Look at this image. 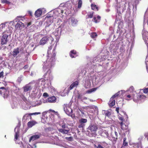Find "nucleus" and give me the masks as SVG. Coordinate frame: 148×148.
Segmentation results:
<instances>
[{"instance_id": "47", "label": "nucleus", "mask_w": 148, "mask_h": 148, "mask_svg": "<svg viewBox=\"0 0 148 148\" xmlns=\"http://www.w3.org/2000/svg\"><path fill=\"white\" fill-rule=\"evenodd\" d=\"M146 45H147V47L148 54L146 56V59H147V60H148V43H147V44H146Z\"/></svg>"}, {"instance_id": "17", "label": "nucleus", "mask_w": 148, "mask_h": 148, "mask_svg": "<svg viewBox=\"0 0 148 148\" xmlns=\"http://www.w3.org/2000/svg\"><path fill=\"white\" fill-rule=\"evenodd\" d=\"M36 123V122L35 121H30L28 123L27 126L29 127H31Z\"/></svg>"}, {"instance_id": "44", "label": "nucleus", "mask_w": 148, "mask_h": 148, "mask_svg": "<svg viewBox=\"0 0 148 148\" xmlns=\"http://www.w3.org/2000/svg\"><path fill=\"white\" fill-rule=\"evenodd\" d=\"M71 21L72 23H75V19L74 18H72L71 20Z\"/></svg>"}, {"instance_id": "48", "label": "nucleus", "mask_w": 148, "mask_h": 148, "mask_svg": "<svg viewBox=\"0 0 148 148\" xmlns=\"http://www.w3.org/2000/svg\"><path fill=\"white\" fill-rule=\"evenodd\" d=\"M65 138L67 140H71V139H72V137L71 136V137H66Z\"/></svg>"}, {"instance_id": "32", "label": "nucleus", "mask_w": 148, "mask_h": 148, "mask_svg": "<svg viewBox=\"0 0 148 148\" xmlns=\"http://www.w3.org/2000/svg\"><path fill=\"white\" fill-rule=\"evenodd\" d=\"M132 99L131 96L130 95H127L125 97V99L127 100H130Z\"/></svg>"}, {"instance_id": "54", "label": "nucleus", "mask_w": 148, "mask_h": 148, "mask_svg": "<svg viewBox=\"0 0 148 148\" xmlns=\"http://www.w3.org/2000/svg\"><path fill=\"white\" fill-rule=\"evenodd\" d=\"M70 56L72 58H74V56H73L72 54L70 53Z\"/></svg>"}, {"instance_id": "24", "label": "nucleus", "mask_w": 148, "mask_h": 148, "mask_svg": "<svg viewBox=\"0 0 148 148\" xmlns=\"http://www.w3.org/2000/svg\"><path fill=\"white\" fill-rule=\"evenodd\" d=\"M115 101L114 99L110 98V100L109 101V106H110L112 107L114 106L115 104Z\"/></svg>"}, {"instance_id": "31", "label": "nucleus", "mask_w": 148, "mask_h": 148, "mask_svg": "<svg viewBox=\"0 0 148 148\" xmlns=\"http://www.w3.org/2000/svg\"><path fill=\"white\" fill-rule=\"evenodd\" d=\"M97 36V34L95 32H92L91 33L90 36L92 38H95Z\"/></svg>"}, {"instance_id": "50", "label": "nucleus", "mask_w": 148, "mask_h": 148, "mask_svg": "<svg viewBox=\"0 0 148 148\" xmlns=\"http://www.w3.org/2000/svg\"><path fill=\"white\" fill-rule=\"evenodd\" d=\"M28 67H29V66H28V65H25V66H24V67L23 68H24V69H27V68H28Z\"/></svg>"}, {"instance_id": "36", "label": "nucleus", "mask_w": 148, "mask_h": 148, "mask_svg": "<svg viewBox=\"0 0 148 148\" xmlns=\"http://www.w3.org/2000/svg\"><path fill=\"white\" fill-rule=\"evenodd\" d=\"M19 135V132H16L15 133V139L16 140L18 139Z\"/></svg>"}, {"instance_id": "2", "label": "nucleus", "mask_w": 148, "mask_h": 148, "mask_svg": "<svg viewBox=\"0 0 148 148\" xmlns=\"http://www.w3.org/2000/svg\"><path fill=\"white\" fill-rule=\"evenodd\" d=\"M8 31L6 30L4 31L2 34V36L1 39V44L2 45H5L7 44L8 40Z\"/></svg>"}, {"instance_id": "57", "label": "nucleus", "mask_w": 148, "mask_h": 148, "mask_svg": "<svg viewBox=\"0 0 148 148\" xmlns=\"http://www.w3.org/2000/svg\"><path fill=\"white\" fill-rule=\"evenodd\" d=\"M50 110L51 111H52L53 112H55L54 110Z\"/></svg>"}, {"instance_id": "35", "label": "nucleus", "mask_w": 148, "mask_h": 148, "mask_svg": "<svg viewBox=\"0 0 148 148\" xmlns=\"http://www.w3.org/2000/svg\"><path fill=\"white\" fill-rule=\"evenodd\" d=\"M52 46H50L49 47L47 52V55L49 54L50 53H50V51L52 49Z\"/></svg>"}, {"instance_id": "39", "label": "nucleus", "mask_w": 148, "mask_h": 148, "mask_svg": "<svg viewBox=\"0 0 148 148\" xmlns=\"http://www.w3.org/2000/svg\"><path fill=\"white\" fill-rule=\"evenodd\" d=\"M2 3H9L10 2L7 0H2L1 1Z\"/></svg>"}, {"instance_id": "43", "label": "nucleus", "mask_w": 148, "mask_h": 148, "mask_svg": "<svg viewBox=\"0 0 148 148\" xmlns=\"http://www.w3.org/2000/svg\"><path fill=\"white\" fill-rule=\"evenodd\" d=\"M70 53L71 54L74 55H75L76 54V51L75 50H71V51Z\"/></svg>"}, {"instance_id": "22", "label": "nucleus", "mask_w": 148, "mask_h": 148, "mask_svg": "<svg viewBox=\"0 0 148 148\" xmlns=\"http://www.w3.org/2000/svg\"><path fill=\"white\" fill-rule=\"evenodd\" d=\"M138 97V95L137 94L134 95H133V100L135 102H137L139 100Z\"/></svg>"}, {"instance_id": "41", "label": "nucleus", "mask_w": 148, "mask_h": 148, "mask_svg": "<svg viewBox=\"0 0 148 148\" xmlns=\"http://www.w3.org/2000/svg\"><path fill=\"white\" fill-rule=\"evenodd\" d=\"M148 60H147V59H146V61H145V63L146 64V68L147 69V71L148 73Z\"/></svg>"}, {"instance_id": "14", "label": "nucleus", "mask_w": 148, "mask_h": 148, "mask_svg": "<svg viewBox=\"0 0 148 148\" xmlns=\"http://www.w3.org/2000/svg\"><path fill=\"white\" fill-rule=\"evenodd\" d=\"M56 100V98L55 97L52 96L48 97L47 99V101L49 103L55 102Z\"/></svg>"}, {"instance_id": "40", "label": "nucleus", "mask_w": 148, "mask_h": 148, "mask_svg": "<svg viewBox=\"0 0 148 148\" xmlns=\"http://www.w3.org/2000/svg\"><path fill=\"white\" fill-rule=\"evenodd\" d=\"M73 112H70V116L72 118H75V115L74 114H73Z\"/></svg>"}, {"instance_id": "49", "label": "nucleus", "mask_w": 148, "mask_h": 148, "mask_svg": "<svg viewBox=\"0 0 148 148\" xmlns=\"http://www.w3.org/2000/svg\"><path fill=\"white\" fill-rule=\"evenodd\" d=\"M97 148H104L101 145H99L97 147Z\"/></svg>"}, {"instance_id": "9", "label": "nucleus", "mask_w": 148, "mask_h": 148, "mask_svg": "<svg viewBox=\"0 0 148 148\" xmlns=\"http://www.w3.org/2000/svg\"><path fill=\"white\" fill-rule=\"evenodd\" d=\"M49 41V37L48 36H45L40 40L39 44L41 45H44Z\"/></svg>"}, {"instance_id": "7", "label": "nucleus", "mask_w": 148, "mask_h": 148, "mask_svg": "<svg viewBox=\"0 0 148 148\" xmlns=\"http://www.w3.org/2000/svg\"><path fill=\"white\" fill-rule=\"evenodd\" d=\"M8 92L7 90L4 87H2L0 88V94H3L4 98H7L8 96Z\"/></svg>"}, {"instance_id": "6", "label": "nucleus", "mask_w": 148, "mask_h": 148, "mask_svg": "<svg viewBox=\"0 0 148 148\" xmlns=\"http://www.w3.org/2000/svg\"><path fill=\"white\" fill-rule=\"evenodd\" d=\"M64 110L66 113L68 115H70V112H73V110L67 104H64L63 106Z\"/></svg>"}, {"instance_id": "12", "label": "nucleus", "mask_w": 148, "mask_h": 148, "mask_svg": "<svg viewBox=\"0 0 148 148\" xmlns=\"http://www.w3.org/2000/svg\"><path fill=\"white\" fill-rule=\"evenodd\" d=\"M23 88L24 92L31 90L32 89V86L30 85V83L25 85Z\"/></svg>"}, {"instance_id": "42", "label": "nucleus", "mask_w": 148, "mask_h": 148, "mask_svg": "<svg viewBox=\"0 0 148 148\" xmlns=\"http://www.w3.org/2000/svg\"><path fill=\"white\" fill-rule=\"evenodd\" d=\"M139 3V0H135L134 3L135 5L136 6Z\"/></svg>"}, {"instance_id": "27", "label": "nucleus", "mask_w": 148, "mask_h": 148, "mask_svg": "<svg viewBox=\"0 0 148 148\" xmlns=\"http://www.w3.org/2000/svg\"><path fill=\"white\" fill-rule=\"evenodd\" d=\"M97 89V88H93L90 89L86 91V93H90L91 92L95 91Z\"/></svg>"}, {"instance_id": "56", "label": "nucleus", "mask_w": 148, "mask_h": 148, "mask_svg": "<svg viewBox=\"0 0 148 148\" xmlns=\"http://www.w3.org/2000/svg\"><path fill=\"white\" fill-rule=\"evenodd\" d=\"M118 20L117 19V18H116L115 20V22H117V21H118Z\"/></svg>"}, {"instance_id": "18", "label": "nucleus", "mask_w": 148, "mask_h": 148, "mask_svg": "<svg viewBox=\"0 0 148 148\" xmlns=\"http://www.w3.org/2000/svg\"><path fill=\"white\" fill-rule=\"evenodd\" d=\"M40 136L38 135H34L32 136L29 140V142H30L31 140L34 141L36 140L39 138Z\"/></svg>"}, {"instance_id": "23", "label": "nucleus", "mask_w": 148, "mask_h": 148, "mask_svg": "<svg viewBox=\"0 0 148 148\" xmlns=\"http://www.w3.org/2000/svg\"><path fill=\"white\" fill-rule=\"evenodd\" d=\"M103 113L106 116L108 117H109L111 114L110 112H109L108 110H103Z\"/></svg>"}, {"instance_id": "19", "label": "nucleus", "mask_w": 148, "mask_h": 148, "mask_svg": "<svg viewBox=\"0 0 148 148\" xmlns=\"http://www.w3.org/2000/svg\"><path fill=\"white\" fill-rule=\"evenodd\" d=\"M101 20V17L99 16H98L97 17L95 16L93 17L92 20V21L96 23H97L100 22Z\"/></svg>"}, {"instance_id": "33", "label": "nucleus", "mask_w": 148, "mask_h": 148, "mask_svg": "<svg viewBox=\"0 0 148 148\" xmlns=\"http://www.w3.org/2000/svg\"><path fill=\"white\" fill-rule=\"evenodd\" d=\"M138 99L139 100H141V99H144L146 98V97L144 95H138Z\"/></svg>"}, {"instance_id": "21", "label": "nucleus", "mask_w": 148, "mask_h": 148, "mask_svg": "<svg viewBox=\"0 0 148 148\" xmlns=\"http://www.w3.org/2000/svg\"><path fill=\"white\" fill-rule=\"evenodd\" d=\"M41 114V113L39 112H34V113H29V114H25L24 116L23 117V118L25 119L26 117H29V116H31V115H33L39 114Z\"/></svg>"}, {"instance_id": "63", "label": "nucleus", "mask_w": 148, "mask_h": 148, "mask_svg": "<svg viewBox=\"0 0 148 148\" xmlns=\"http://www.w3.org/2000/svg\"><path fill=\"white\" fill-rule=\"evenodd\" d=\"M5 137H6V136L5 135Z\"/></svg>"}, {"instance_id": "60", "label": "nucleus", "mask_w": 148, "mask_h": 148, "mask_svg": "<svg viewBox=\"0 0 148 148\" xmlns=\"http://www.w3.org/2000/svg\"><path fill=\"white\" fill-rule=\"evenodd\" d=\"M115 133L116 134H117V133L116 132H115Z\"/></svg>"}, {"instance_id": "46", "label": "nucleus", "mask_w": 148, "mask_h": 148, "mask_svg": "<svg viewBox=\"0 0 148 148\" xmlns=\"http://www.w3.org/2000/svg\"><path fill=\"white\" fill-rule=\"evenodd\" d=\"M3 72L2 71L0 73V78L3 77Z\"/></svg>"}, {"instance_id": "61", "label": "nucleus", "mask_w": 148, "mask_h": 148, "mask_svg": "<svg viewBox=\"0 0 148 148\" xmlns=\"http://www.w3.org/2000/svg\"><path fill=\"white\" fill-rule=\"evenodd\" d=\"M115 133L116 134H117V133L116 132H115Z\"/></svg>"}, {"instance_id": "29", "label": "nucleus", "mask_w": 148, "mask_h": 148, "mask_svg": "<svg viewBox=\"0 0 148 148\" xmlns=\"http://www.w3.org/2000/svg\"><path fill=\"white\" fill-rule=\"evenodd\" d=\"M5 24H1L0 25V32L3 31V30L5 28Z\"/></svg>"}, {"instance_id": "3", "label": "nucleus", "mask_w": 148, "mask_h": 148, "mask_svg": "<svg viewBox=\"0 0 148 148\" xmlns=\"http://www.w3.org/2000/svg\"><path fill=\"white\" fill-rule=\"evenodd\" d=\"M56 56V53H55V49H53L52 52L51 53L47 55V58L46 61L47 62L50 63H51H51L52 62L54 61L55 60Z\"/></svg>"}, {"instance_id": "55", "label": "nucleus", "mask_w": 148, "mask_h": 148, "mask_svg": "<svg viewBox=\"0 0 148 148\" xmlns=\"http://www.w3.org/2000/svg\"><path fill=\"white\" fill-rule=\"evenodd\" d=\"M130 89H131L132 90H133V89H134V88L133 86L130 87Z\"/></svg>"}, {"instance_id": "20", "label": "nucleus", "mask_w": 148, "mask_h": 148, "mask_svg": "<svg viewBox=\"0 0 148 148\" xmlns=\"http://www.w3.org/2000/svg\"><path fill=\"white\" fill-rule=\"evenodd\" d=\"M19 53V48H17L16 49H14L12 52V55L14 57H15L17 56V54H18Z\"/></svg>"}, {"instance_id": "15", "label": "nucleus", "mask_w": 148, "mask_h": 148, "mask_svg": "<svg viewBox=\"0 0 148 148\" xmlns=\"http://www.w3.org/2000/svg\"><path fill=\"white\" fill-rule=\"evenodd\" d=\"M79 82L77 81H75L73 82L69 88V90L72 89L73 88L75 87H76L78 85Z\"/></svg>"}, {"instance_id": "58", "label": "nucleus", "mask_w": 148, "mask_h": 148, "mask_svg": "<svg viewBox=\"0 0 148 148\" xmlns=\"http://www.w3.org/2000/svg\"><path fill=\"white\" fill-rule=\"evenodd\" d=\"M84 99H87V98L86 97H84Z\"/></svg>"}, {"instance_id": "53", "label": "nucleus", "mask_w": 148, "mask_h": 148, "mask_svg": "<svg viewBox=\"0 0 148 148\" xmlns=\"http://www.w3.org/2000/svg\"><path fill=\"white\" fill-rule=\"evenodd\" d=\"M29 13L30 15L31 16H32V12L31 11H29Z\"/></svg>"}, {"instance_id": "51", "label": "nucleus", "mask_w": 148, "mask_h": 148, "mask_svg": "<svg viewBox=\"0 0 148 148\" xmlns=\"http://www.w3.org/2000/svg\"><path fill=\"white\" fill-rule=\"evenodd\" d=\"M82 95L80 94H79L77 97V98L78 99H81L82 98Z\"/></svg>"}, {"instance_id": "4", "label": "nucleus", "mask_w": 148, "mask_h": 148, "mask_svg": "<svg viewBox=\"0 0 148 148\" xmlns=\"http://www.w3.org/2000/svg\"><path fill=\"white\" fill-rule=\"evenodd\" d=\"M125 4L122 3H119L117 4V12L118 14H121L125 10Z\"/></svg>"}, {"instance_id": "13", "label": "nucleus", "mask_w": 148, "mask_h": 148, "mask_svg": "<svg viewBox=\"0 0 148 148\" xmlns=\"http://www.w3.org/2000/svg\"><path fill=\"white\" fill-rule=\"evenodd\" d=\"M42 14V10L40 9H39L35 11L34 14L36 18L40 17Z\"/></svg>"}, {"instance_id": "30", "label": "nucleus", "mask_w": 148, "mask_h": 148, "mask_svg": "<svg viewBox=\"0 0 148 148\" xmlns=\"http://www.w3.org/2000/svg\"><path fill=\"white\" fill-rule=\"evenodd\" d=\"M23 76L22 75H21L19 77H18L17 79V81L19 83H20L21 82L22 80Z\"/></svg>"}, {"instance_id": "62", "label": "nucleus", "mask_w": 148, "mask_h": 148, "mask_svg": "<svg viewBox=\"0 0 148 148\" xmlns=\"http://www.w3.org/2000/svg\"><path fill=\"white\" fill-rule=\"evenodd\" d=\"M147 23H148V21H147Z\"/></svg>"}, {"instance_id": "59", "label": "nucleus", "mask_w": 148, "mask_h": 148, "mask_svg": "<svg viewBox=\"0 0 148 148\" xmlns=\"http://www.w3.org/2000/svg\"><path fill=\"white\" fill-rule=\"evenodd\" d=\"M31 23H29L28 24V25H31Z\"/></svg>"}, {"instance_id": "34", "label": "nucleus", "mask_w": 148, "mask_h": 148, "mask_svg": "<svg viewBox=\"0 0 148 148\" xmlns=\"http://www.w3.org/2000/svg\"><path fill=\"white\" fill-rule=\"evenodd\" d=\"M82 3L81 0H79L78 3V8H81L82 5Z\"/></svg>"}, {"instance_id": "37", "label": "nucleus", "mask_w": 148, "mask_h": 148, "mask_svg": "<svg viewBox=\"0 0 148 148\" xmlns=\"http://www.w3.org/2000/svg\"><path fill=\"white\" fill-rule=\"evenodd\" d=\"M143 92L145 93H148V88H145L143 89Z\"/></svg>"}, {"instance_id": "38", "label": "nucleus", "mask_w": 148, "mask_h": 148, "mask_svg": "<svg viewBox=\"0 0 148 148\" xmlns=\"http://www.w3.org/2000/svg\"><path fill=\"white\" fill-rule=\"evenodd\" d=\"M119 95V94L118 92H117V93L115 94L114 95H113L112 98V99H113L115 98L116 97H117Z\"/></svg>"}, {"instance_id": "11", "label": "nucleus", "mask_w": 148, "mask_h": 148, "mask_svg": "<svg viewBox=\"0 0 148 148\" xmlns=\"http://www.w3.org/2000/svg\"><path fill=\"white\" fill-rule=\"evenodd\" d=\"M143 37L146 45L148 43V32H145L143 34Z\"/></svg>"}, {"instance_id": "10", "label": "nucleus", "mask_w": 148, "mask_h": 148, "mask_svg": "<svg viewBox=\"0 0 148 148\" xmlns=\"http://www.w3.org/2000/svg\"><path fill=\"white\" fill-rule=\"evenodd\" d=\"M97 125L96 124H90L88 128V129L91 132H96L97 129Z\"/></svg>"}, {"instance_id": "5", "label": "nucleus", "mask_w": 148, "mask_h": 148, "mask_svg": "<svg viewBox=\"0 0 148 148\" xmlns=\"http://www.w3.org/2000/svg\"><path fill=\"white\" fill-rule=\"evenodd\" d=\"M62 128L59 129L58 131L63 134H68L69 131V130L67 125L65 124H64L62 125Z\"/></svg>"}, {"instance_id": "28", "label": "nucleus", "mask_w": 148, "mask_h": 148, "mask_svg": "<svg viewBox=\"0 0 148 148\" xmlns=\"http://www.w3.org/2000/svg\"><path fill=\"white\" fill-rule=\"evenodd\" d=\"M126 138H124L123 143V146L127 147L128 145V143L126 141Z\"/></svg>"}, {"instance_id": "25", "label": "nucleus", "mask_w": 148, "mask_h": 148, "mask_svg": "<svg viewBox=\"0 0 148 148\" xmlns=\"http://www.w3.org/2000/svg\"><path fill=\"white\" fill-rule=\"evenodd\" d=\"M94 12H90L88 13L86 16V18L87 19L89 18H91L92 17Z\"/></svg>"}, {"instance_id": "1", "label": "nucleus", "mask_w": 148, "mask_h": 148, "mask_svg": "<svg viewBox=\"0 0 148 148\" xmlns=\"http://www.w3.org/2000/svg\"><path fill=\"white\" fill-rule=\"evenodd\" d=\"M119 119L121 121L119 122L121 129L123 131H125L126 132H128L129 133L130 130L128 127V125L130 124L129 122L127 119L125 121L124 118L122 116L119 117Z\"/></svg>"}, {"instance_id": "26", "label": "nucleus", "mask_w": 148, "mask_h": 148, "mask_svg": "<svg viewBox=\"0 0 148 148\" xmlns=\"http://www.w3.org/2000/svg\"><path fill=\"white\" fill-rule=\"evenodd\" d=\"M91 7L92 10H95L97 11L98 10V8L96 5L92 4L91 5Z\"/></svg>"}, {"instance_id": "8", "label": "nucleus", "mask_w": 148, "mask_h": 148, "mask_svg": "<svg viewBox=\"0 0 148 148\" xmlns=\"http://www.w3.org/2000/svg\"><path fill=\"white\" fill-rule=\"evenodd\" d=\"M87 121V120L86 119L82 118L79 120V125L78 127L79 128H84L85 126V123Z\"/></svg>"}, {"instance_id": "16", "label": "nucleus", "mask_w": 148, "mask_h": 148, "mask_svg": "<svg viewBox=\"0 0 148 148\" xmlns=\"http://www.w3.org/2000/svg\"><path fill=\"white\" fill-rule=\"evenodd\" d=\"M24 25L21 21H19L15 25V28L16 29L20 28L21 27L24 26Z\"/></svg>"}, {"instance_id": "45", "label": "nucleus", "mask_w": 148, "mask_h": 148, "mask_svg": "<svg viewBox=\"0 0 148 148\" xmlns=\"http://www.w3.org/2000/svg\"><path fill=\"white\" fill-rule=\"evenodd\" d=\"M43 96L44 97H47L49 96L48 94L46 92H45L43 94Z\"/></svg>"}, {"instance_id": "52", "label": "nucleus", "mask_w": 148, "mask_h": 148, "mask_svg": "<svg viewBox=\"0 0 148 148\" xmlns=\"http://www.w3.org/2000/svg\"><path fill=\"white\" fill-rule=\"evenodd\" d=\"M119 108H116V111L117 112V113H119Z\"/></svg>"}]
</instances>
